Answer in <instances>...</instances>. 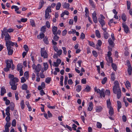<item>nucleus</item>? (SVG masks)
<instances>
[{
	"mask_svg": "<svg viewBox=\"0 0 132 132\" xmlns=\"http://www.w3.org/2000/svg\"><path fill=\"white\" fill-rule=\"evenodd\" d=\"M12 125L13 126L15 127L16 125V121L15 119L13 120L12 123Z\"/></svg>",
	"mask_w": 132,
	"mask_h": 132,
	"instance_id": "nucleus-47",
	"label": "nucleus"
},
{
	"mask_svg": "<svg viewBox=\"0 0 132 132\" xmlns=\"http://www.w3.org/2000/svg\"><path fill=\"white\" fill-rule=\"evenodd\" d=\"M62 50H57V55L60 56L61 55L62 53Z\"/></svg>",
	"mask_w": 132,
	"mask_h": 132,
	"instance_id": "nucleus-43",
	"label": "nucleus"
},
{
	"mask_svg": "<svg viewBox=\"0 0 132 132\" xmlns=\"http://www.w3.org/2000/svg\"><path fill=\"white\" fill-rule=\"evenodd\" d=\"M11 123L10 122L6 123L5 126V130H3V132H9V128L10 127Z\"/></svg>",
	"mask_w": 132,
	"mask_h": 132,
	"instance_id": "nucleus-8",
	"label": "nucleus"
},
{
	"mask_svg": "<svg viewBox=\"0 0 132 132\" xmlns=\"http://www.w3.org/2000/svg\"><path fill=\"white\" fill-rule=\"evenodd\" d=\"M24 75L25 78L27 79L29 76L28 72V71L25 72L24 73Z\"/></svg>",
	"mask_w": 132,
	"mask_h": 132,
	"instance_id": "nucleus-50",
	"label": "nucleus"
},
{
	"mask_svg": "<svg viewBox=\"0 0 132 132\" xmlns=\"http://www.w3.org/2000/svg\"><path fill=\"white\" fill-rule=\"evenodd\" d=\"M111 80L112 81H113L115 80V77L114 74V73H112L111 74Z\"/></svg>",
	"mask_w": 132,
	"mask_h": 132,
	"instance_id": "nucleus-41",
	"label": "nucleus"
},
{
	"mask_svg": "<svg viewBox=\"0 0 132 132\" xmlns=\"http://www.w3.org/2000/svg\"><path fill=\"white\" fill-rule=\"evenodd\" d=\"M109 35L108 33L107 32L103 33L104 37L105 39L108 38L109 37Z\"/></svg>",
	"mask_w": 132,
	"mask_h": 132,
	"instance_id": "nucleus-42",
	"label": "nucleus"
},
{
	"mask_svg": "<svg viewBox=\"0 0 132 132\" xmlns=\"http://www.w3.org/2000/svg\"><path fill=\"white\" fill-rule=\"evenodd\" d=\"M57 27L55 26H54L52 28V31L53 34L54 35H56V32L57 31Z\"/></svg>",
	"mask_w": 132,
	"mask_h": 132,
	"instance_id": "nucleus-17",
	"label": "nucleus"
},
{
	"mask_svg": "<svg viewBox=\"0 0 132 132\" xmlns=\"http://www.w3.org/2000/svg\"><path fill=\"white\" fill-rule=\"evenodd\" d=\"M21 88L23 90H27L28 88V86L27 85L24 84L22 85Z\"/></svg>",
	"mask_w": 132,
	"mask_h": 132,
	"instance_id": "nucleus-28",
	"label": "nucleus"
},
{
	"mask_svg": "<svg viewBox=\"0 0 132 132\" xmlns=\"http://www.w3.org/2000/svg\"><path fill=\"white\" fill-rule=\"evenodd\" d=\"M81 83L83 84H85L86 82V79L85 78L82 79L81 80Z\"/></svg>",
	"mask_w": 132,
	"mask_h": 132,
	"instance_id": "nucleus-64",
	"label": "nucleus"
},
{
	"mask_svg": "<svg viewBox=\"0 0 132 132\" xmlns=\"http://www.w3.org/2000/svg\"><path fill=\"white\" fill-rule=\"evenodd\" d=\"M132 71V67L131 66H128V72L129 75H131Z\"/></svg>",
	"mask_w": 132,
	"mask_h": 132,
	"instance_id": "nucleus-18",
	"label": "nucleus"
},
{
	"mask_svg": "<svg viewBox=\"0 0 132 132\" xmlns=\"http://www.w3.org/2000/svg\"><path fill=\"white\" fill-rule=\"evenodd\" d=\"M46 27L45 26H43L41 27L40 30L43 33H44L46 31Z\"/></svg>",
	"mask_w": 132,
	"mask_h": 132,
	"instance_id": "nucleus-31",
	"label": "nucleus"
},
{
	"mask_svg": "<svg viewBox=\"0 0 132 132\" xmlns=\"http://www.w3.org/2000/svg\"><path fill=\"white\" fill-rule=\"evenodd\" d=\"M114 86L113 88V93L115 94H116L118 90L120 89V88L119 86V84L118 81H115L114 82Z\"/></svg>",
	"mask_w": 132,
	"mask_h": 132,
	"instance_id": "nucleus-3",
	"label": "nucleus"
},
{
	"mask_svg": "<svg viewBox=\"0 0 132 132\" xmlns=\"http://www.w3.org/2000/svg\"><path fill=\"white\" fill-rule=\"evenodd\" d=\"M118 107L119 108H121V104L120 101H117Z\"/></svg>",
	"mask_w": 132,
	"mask_h": 132,
	"instance_id": "nucleus-45",
	"label": "nucleus"
},
{
	"mask_svg": "<svg viewBox=\"0 0 132 132\" xmlns=\"http://www.w3.org/2000/svg\"><path fill=\"white\" fill-rule=\"evenodd\" d=\"M43 40L44 42V43L46 44H48V42L47 40V38H46V37H45L43 39Z\"/></svg>",
	"mask_w": 132,
	"mask_h": 132,
	"instance_id": "nucleus-49",
	"label": "nucleus"
},
{
	"mask_svg": "<svg viewBox=\"0 0 132 132\" xmlns=\"http://www.w3.org/2000/svg\"><path fill=\"white\" fill-rule=\"evenodd\" d=\"M92 53L94 57H96L97 56V53L95 51H92Z\"/></svg>",
	"mask_w": 132,
	"mask_h": 132,
	"instance_id": "nucleus-53",
	"label": "nucleus"
},
{
	"mask_svg": "<svg viewBox=\"0 0 132 132\" xmlns=\"http://www.w3.org/2000/svg\"><path fill=\"white\" fill-rule=\"evenodd\" d=\"M112 67L113 68V69L115 71H116L117 70V67L116 64L112 63Z\"/></svg>",
	"mask_w": 132,
	"mask_h": 132,
	"instance_id": "nucleus-34",
	"label": "nucleus"
},
{
	"mask_svg": "<svg viewBox=\"0 0 132 132\" xmlns=\"http://www.w3.org/2000/svg\"><path fill=\"white\" fill-rule=\"evenodd\" d=\"M41 56L43 57L44 58H47L48 57L46 51H45L44 48H42L41 50Z\"/></svg>",
	"mask_w": 132,
	"mask_h": 132,
	"instance_id": "nucleus-7",
	"label": "nucleus"
},
{
	"mask_svg": "<svg viewBox=\"0 0 132 132\" xmlns=\"http://www.w3.org/2000/svg\"><path fill=\"white\" fill-rule=\"evenodd\" d=\"M89 3L93 7H94V5L93 2L92 0H89Z\"/></svg>",
	"mask_w": 132,
	"mask_h": 132,
	"instance_id": "nucleus-56",
	"label": "nucleus"
},
{
	"mask_svg": "<svg viewBox=\"0 0 132 132\" xmlns=\"http://www.w3.org/2000/svg\"><path fill=\"white\" fill-rule=\"evenodd\" d=\"M95 34L96 35L97 37L99 38H100L101 37L99 31L98 30H96Z\"/></svg>",
	"mask_w": 132,
	"mask_h": 132,
	"instance_id": "nucleus-29",
	"label": "nucleus"
},
{
	"mask_svg": "<svg viewBox=\"0 0 132 132\" xmlns=\"http://www.w3.org/2000/svg\"><path fill=\"white\" fill-rule=\"evenodd\" d=\"M44 4V2L43 0H41L39 3V6L38 8V10H39L41 9L43 6V5Z\"/></svg>",
	"mask_w": 132,
	"mask_h": 132,
	"instance_id": "nucleus-14",
	"label": "nucleus"
},
{
	"mask_svg": "<svg viewBox=\"0 0 132 132\" xmlns=\"http://www.w3.org/2000/svg\"><path fill=\"white\" fill-rule=\"evenodd\" d=\"M46 25L47 27L49 28L50 27V24L48 21H47L46 22Z\"/></svg>",
	"mask_w": 132,
	"mask_h": 132,
	"instance_id": "nucleus-62",
	"label": "nucleus"
},
{
	"mask_svg": "<svg viewBox=\"0 0 132 132\" xmlns=\"http://www.w3.org/2000/svg\"><path fill=\"white\" fill-rule=\"evenodd\" d=\"M123 121L124 122H125L127 120V118L125 115H123L122 116Z\"/></svg>",
	"mask_w": 132,
	"mask_h": 132,
	"instance_id": "nucleus-57",
	"label": "nucleus"
},
{
	"mask_svg": "<svg viewBox=\"0 0 132 132\" xmlns=\"http://www.w3.org/2000/svg\"><path fill=\"white\" fill-rule=\"evenodd\" d=\"M94 22L95 23H96L97 22V17H96L93 18Z\"/></svg>",
	"mask_w": 132,
	"mask_h": 132,
	"instance_id": "nucleus-63",
	"label": "nucleus"
},
{
	"mask_svg": "<svg viewBox=\"0 0 132 132\" xmlns=\"http://www.w3.org/2000/svg\"><path fill=\"white\" fill-rule=\"evenodd\" d=\"M23 68L22 65L20 64H18L17 66V70L18 71H19L20 70L22 69Z\"/></svg>",
	"mask_w": 132,
	"mask_h": 132,
	"instance_id": "nucleus-30",
	"label": "nucleus"
},
{
	"mask_svg": "<svg viewBox=\"0 0 132 132\" xmlns=\"http://www.w3.org/2000/svg\"><path fill=\"white\" fill-rule=\"evenodd\" d=\"M108 42L110 45L112 47H113V43L114 42L111 39V38L109 39L108 40Z\"/></svg>",
	"mask_w": 132,
	"mask_h": 132,
	"instance_id": "nucleus-27",
	"label": "nucleus"
},
{
	"mask_svg": "<svg viewBox=\"0 0 132 132\" xmlns=\"http://www.w3.org/2000/svg\"><path fill=\"white\" fill-rule=\"evenodd\" d=\"M89 104L88 108V110L89 111H91L93 109V104L92 102H90L89 103Z\"/></svg>",
	"mask_w": 132,
	"mask_h": 132,
	"instance_id": "nucleus-16",
	"label": "nucleus"
},
{
	"mask_svg": "<svg viewBox=\"0 0 132 132\" xmlns=\"http://www.w3.org/2000/svg\"><path fill=\"white\" fill-rule=\"evenodd\" d=\"M98 21L99 22L102 27L103 26L105 25V23L103 20L101 18H98Z\"/></svg>",
	"mask_w": 132,
	"mask_h": 132,
	"instance_id": "nucleus-11",
	"label": "nucleus"
},
{
	"mask_svg": "<svg viewBox=\"0 0 132 132\" xmlns=\"http://www.w3.org/2000/svg\"><path fill=\"white\" fill-rule=\"evenodd\" d=\"M88 42L90 46L93 47H95V45L93 42H90L89 40H88Z\"/></svg>",
	"mask_w": 132,
	"mask_h": 132,
	"instance_id": "nucleus-36",
	"label": "nucleus"
},
{
	"mask_svg": "<svg viewBox=\"0 0 132 132\" xmlns=\"http://www.w3.org/2000/svg\"><path fill=\"white\" fill-rule=\"evenodd\" d=\"M102 44V41L100 40H98V42L97 44V45H98L100 47L101 46Z\"/></svg>",
	"mask_w": 132,
	"mask_h": 132,
	"instance_id": "nucleus-60",
	"label": "nucleus"
},
{
	"mask_svg": "<svg viewBox=\"0 0 132 132\" xmlns=\"http://www.w3.org/2000/svg\"><path fill=\"white\" fill-rule=\"evenodd\" d=\"M122 27L124 28V30L125 32L127 34L129 31V29L128 26L125 23H122Z\"/></svg>",
	"mask_w": 132,
	"mask_h": 132,
	"instance_id": "nucleus-10",
	"label": "nucleus"
},
{
	"mask_svg": "<svg viewBox=\"0 0 132 132\" xmlns=\"http://www.w3.org/2000/svg\"><path fill=\"white\" fill-rule=\"evenodd\" d=\"M77 88L76 89V90L78 92H79L81 90V86L80 85H78L77 86Z\"/></svg>",
	"mask_w": 132,
	"mask_h": 132,
	"instance_id": "nucleus-37",
	"label": "nucleus"
},
{
	"mask_svg": "<svg viewBox=\"0 0 132 132\" xmlns=\"http://www.w3.org/2000/svg\"><path fill=\"white\" fill-rule=\"evenodd\" d=\"M85 35L83 32H82L80 35V38L83 39L85 38Z\"/></svg>",
	"mask_w": 132,
	"mask_h": 132,
	"instance_id": "nucleus-54",
	"label": "nucleus"
},
{
	"mask_svg": "<svg viewBox=\"0 0 132 132\" xmlns=\"http://www.w3.org/2000/svg\"><path fill=\"white\" fill-rule=\"evenodd\" d=\"M63 76H61L60 78V84L61 86H63Z\"/></svg>",
	"mask_w": 132,
	"mask_h": 132,
	"instance_id": "nucleus-33",
	"label": "nucleus"
},
{
	"mask_svg": "<svg viewBox=\"0 0 132 132\" xmlns=\"http://www.w3.org/2000/svg\"><path fill=\"white\" fill-rule=\"evenodd\" d=\"M51 10L50 7H48L46 9L45 11V17L46 19L49 18H50V16L49 12H51Z\"/></svg>",
	"mask_w": 132,
	"mask_h": 132,
	"instance_id": "nucleus-6",
	"label": "nucleus"
},
{
	"mask_svg": "<svg viewBox=\"0 0 132 132\" xmlns=\"http://www.w3.org/2000/svg\"><path fill=\"white\" fill-rule=\"evenodd\" d=\"M97 126L98 128H101V127L102 124L101 123L97 122Z\"/></svg>",
	"mask_w": 132,
	"mask_h": 132,
	"instance_id": "nucleus-55",
	"label": "nucleus"
},
{
	"mask_svg": "<svg viewBox=\"0 0 132 132\" xmlns=\"http://www.w3.org/2000/svg\"><path fill=\"white\" fill-rule=\"evenodd\" d=\"M44 33H42L40 34L39 35H38L37 36V37L38 39L41 38L42 39L43 38L44 36L45 35L43 34Z\"/></svg>",
	"mask_w": 132,
	"mask_h": 132,
	"instance_id": "nucleus-23",
	"label": "nucleus"
},
{
	"mask_svg": "<svg viewBox=\"0 0 132 132\" xmlns=\"http://www.w3.org/2000/svg\"><path fill=\"white\" fill-rule=\"evenodd\" d=\"M31 24L33 27H35V26L34 21L33 20H31L30 21Z\"/></svg>",
	"mask_w": 132,
	"mask_h": 132,
	"instance_id": "nucleus-48",
	"label": "nucleus"
},
{
	"mask_svg": "<svg viewBox=\"0 0 132 132\" xmlns=\"http://www.w3.org/2000/svg\"><path fill=\"white\" fill-rule=\"evenodd\" d=\"M9 78L10 79L9 84L11 86V89L13 90H16L17 89V84L16 82L19 81V79L17 77H14L13 75L10 74L8 76Z\"/></svg>",
	"mask_w": 132,
	"mask_h": 132,
	"instance_id": "nucleus-1",
	"label": "nucleus"
},
{
	"mask_svg": "<svg viewBox=\"0 0 132 132\" xmlns=\"http://www.w3.org/2000/svg\"><path fill=\"white\" fill-rule=\"evenodd\" d=\"M44 70H46L48 68V66L47 64V63H44Z\"/></svg>",
	"mask_w": 132,
	"mask_h": 132,
	"instance_id": "nucleus-38",
	"label": "nucleus"
},
{
	"mask_svg": "<svg viewBox=\"0 0 132 132\" xmlns=\"http://www.w3.org/2000/svg\"><path fill=\"white\" fill-rule=\"evenodd\" d=\"M102 109V108L101 106H98L96 107L95 110L96 112H101Z\"/></svg>",
	"mask_w": 132,
	"mask_h": 132,
	"instance_id": "nucleus-15",
	"label": "nucleus"
},
{
	"mask_svg": "<svg viewBox=\"0 0 132 132\" xmlns=\"http://www.w3.org/2000/svg\"><path fill=\"white\" fill-rule=\"evenodd\" d=\"M20 106L22 109H23L24 107V104L23 100L21 101V102L20 103Z\"/></svg>",
	"mask_w": 132,
	"mask_h": 132,
	"instance_id": "nucleus-32",
	"label": "nucleus"
},
{
	"mask_svg": "<svg viewBox=\"0 0 132 132\" xmlns=\"http://www.w3.org/2000/svg\"><path fill=\"white\" fill-rule=\"evenodd\" d=\"M54 35V36L53 37V40L54 41H57L59 38V37L57 36V35H56V34Z\"/></svg>",
	"mask_w": 132,
	"mask_h": 132,
	"instance_id": "nucleus-40",
	"label": "nucleus"
},
{
	"mask_svg": "<svg viewBox=\"0 0 132 132\" xmlns=\"http://www.w3.org/2000/svg\"><path fill=\"white\" fill-rule=\"evenodd\" d=\"M106 102L107 107L108 108L112 107L111 106V104L110 99H109V100H107Z\"/></svg>",
	"mask_w": 132,
	"mask_h": 132,
	"instance_id": "nucleus-20",
	"label": "nucleus"
},
{
	"mask_svg": "<svg viewBox=\"0 0 132 132\" xmlns=\"http://www.w3.org/2000/svg\"><path fill=\"white\" fill-rule=\"evenodd\" d=\"M21 83H24L26 81V80L24 78L22 77L21 78Z\"/></svg>",
	"mask_w": 132,
	"mask_h": 132,
	"instance_id": "nucleus-59",
	"label": "nucleus"
},
{
	"mask_svg": "<svg viewBox=\"0 0 132 132\" xmlns=\"http://www.w3.org/2000/svg\"><path fill=\"white\" fill-rule=\"evenodd\" d=\"M107 80V78L106 77H105L102 80V83L103 84H104L106 82Z\"/></svg>",
	"mask_w": 132,
	"mask_h": 132,
	"instance_id": "nucleus-35",
	"label": "nucleus"
},
{
	"mask_svg": "<svg viewBox=\"0 0 132 132\" xmlns=\"http://www.w3.org/2000/svg\"><path fill=\"white\" fill-rule=\"evenodd\" d=\"M1 96H3L5 93H6V91L5 88V87L4 86H3L1 88Z\"/></svg>",
	"mask_w": 132,
	"mask_h": 132,
	"instance_id": "nucleus-12",
	"label": "nucleus"
},
{
	"mask_svg": "<svg viewBox=\"0 0 132 132\" xmlns=\"http://www.w3.org/2000/svg\"><path fill=\"white\" fill-rule=\"evenodd\" d=\"M5 62L6 64V67L10 68L11 67V64H13L12 60L11 59L7 60Z\"/></svg>",
	"mask_w": 132,
	"mask_h": 132,
	"instance_id": "nucleus-9",
	"label": "nucleus"
},
{
	"mask_svg": "<svg viewBox=\"0 0 132 132\" xmlns=\"http://www.w3.org/2000/svg\"><path fill=\"white\" fill-rule=\"evenodd\" d=\"M94 90L95 92H96L97 93H99L100 94V90L99 89H97L96 87H95L94 88Z\"/></svg>",
	"mask_w": 132,
	"mask_h": 132,
	"instance_id": "nucleus-46",
	"label": "nucleus"
},
{
	"mask_svg": "<svg viewBox=\"0 0 132 132\" xmlns=\"http://www.w3.org/2000/svg\"><path fill=\"white\" fill-rule=\"evenodd\" d=\"M70 6V4L69 3H64L62 5V6L64 8H69Z\"/></svg>",
	"mask_w": 132,
	"mask_h": 132,
	"instance_id": "nucleus-21",
	"label": "nucleus"
},
{
	"mask_svg": "<svg viewBox=\"0 0 132 132\" xmlns=\"http://www.w3.org/2000/svg\"><path fill=\"white\" fill-rule=\"evenodd\" d=\"M15 106V105L14 103L13 102H11L10 105V106L11 110L12 111H13L14 110V108Z\"/></svg>",
	"mask_w": 132,
	"mask_h": 132,
	"instance_id": "nucleus-26",
	"label": "nucleus"
},
{
	"mask_svg": "<svg viewBox=\"0 0 132 132\" xmlns=\"http://www.w3.org/2000/svg\"><path fill=\"white\" fill-rule=\"evenodd\" d=\"M108 58H106V60L108 62H109L110 63H112L113 60L112 58L111 57H108Z\"/></svg>",
	"mask_w": 132,
	"mask_h": 132,
	"instance_id": "nucleus-24",
	"label": "nucleus"
},
{
	"mask_svg": "<svg viewBox=\"0 0 132 132\" xmlns=\"http://www.w3.org/2000/svg\"><path fill=\"white\" fill-rule=\"evenodd\" d=\"M61 3L60 2H59L57 4L56 6V10H59L61 6Z\"/></svg>",
	"mask_w": 132,
	"mask_h": 132,
	"instance_id": "nucleus-25",
	"label": "nucleus"
},
{
	"mask_svg": "<svg viewBox=\"0 0 132 132\" xmlns=\"http://www.w3.org/2000/svg\"><path fill=\"white\" fill-rule=\"evenodd\" d=\"M26 104L27 105V107L29 109V111H31L32 110V108L29 105V103L28 102H27Z\"/></svg>",
	"mask_w": 132,
	"mask_h": 132,
	"instance_id": "nucleus-39",
	"label": "nucleus"
},
{
	"mask_svg": "<svg viewBox=\"0 0 132 132\" xmlns=\"http://www.w3.org/2000/svg\"><path fill=\"white\" fill-rule=\"evenodd\" d=\"M13 46H11L10 45H6L7 50L8 51V54L9 55H11L13 53Z\"/></svg>",
	"mask_w": 132,
	"mask_h": 132,
	"instance_id": "nucleus-5",
	"label": "nucleus"
},
{
	"mask_svg": "<svg viewBox=\"0 0 132 132\" xmlns=\"http://www.w3.org/2000/svg\"><path fill=\"white\" fill-rule=\"evenodd\" d=\"M121 18L124 22L126 21L127 17L125 13H123L121 16Z\"/></svg>",
	"mask_w": 132,
	"mask_h": 132,
	"instance_id": "nucleus-22",
	"label": "nucleus"
},
{
	"mask_svg": "<svg viewBox=\"0 0 132 132\" xmlns=\"http://www.w3.org/2000/svg\"><path fill=\"white\" fill-rule=\"evenodd\" d=\"M51 81V78L49 77H48L45 80V82L46 83L49 84Z\"/></svg>",
	"mask_w": 132,
	"mask_h": 132,
	"instance_id": "nucleus-44",
	"label": "nucleus"
},
{
	"mask_svg": "<svg viewBox=\"0 0 132 132\" xmlns=\"http://www.w3.org/2000/svg\"><path fill=\"white\" fill-rule=\"evenodd\" d=\"M116 94H117V98L119 99L121 96V92L120 89L118 90Z\"/></svg>",
	"mask_w": 132,
	"mask_h": 132,
	"instance_id": "nucleus-13",
	"label": "nucleus"
},
{
	"mask_svg": "<svg viewBox=\"0 0 132 132\" xmlns=\"http://www.w3.org/2000/svg\"><path fill=\"white\" fill-rule=\"evenodd\" d=\"M105 93L108 96H109L110 95V92L109 90H106L105 91Z\"/></svg>",
	"mask_w": 132,
	"mask_h": 132,
	"instance_id": "nucleus-58",
	"label": "nucleus"
},
{
	"mask_svg": "<svg viewBox=\"0 0 132 132\" xmlns=\"http://www.w3.org/2000/svg\"><path fill=\"white\" fill-rule=\"evenodd\" d=\"M100 96L101 97V98H102V96H103V97H104L105 96V94L104 93H100Z\"/></svg>",
	"mask_w": 132,
	"mask_h": 132,
	"instance_id": "nucleus-61",
	"label": "nucleus"
},
{
	"mask_svg": "<svg viewBox=\"0 0 132 132\" xmlns=\"http://www.w3.org/2000/svg\"><path fill=\"white\" fill-rule=\"evenodd\" d=\"M109 113L111 116H112L114 113V111L113 108L112 107H110L109 108Z\"/></svg>",
	"mask_w": 132,
	"mask_h": 132,
	"instance_id": "nucleus-19",
	"label": "nucleus"
},
{
	"mask_svg": "<svg viewBox=\"0 0 132 132\" xmlns=\"http://www.w3.org/2000/svg\"><path fill=\"white\" fill-rule=\"evenodd\" d=\"M90 87L88 86V85H86V88L85 89L86 90V91L87 92H89L90 91Z\"/></svg>",
	"mask_w": 132,
	"mask_h": 132,
	"instance_id": "nucleus-52",
	"label": "nucleus"
},
{
	"mask_svg": "<svg viewBox=\"0 0 132 132\" xmlns=\"http://www.w3.org/2000/svg\"><path fill=\"white\" fill-rule=\"evenodd\" d=\"M32 68L34 69L36 72H39L41 68V66L40 64H38L37 66L34 64L32 65Z\"/></svg>",
	"mask_w": 132,
	"mask_h": 132,
	"instance_id": "nucleus-4",
	"label": "nucleus"
},
{
	"mask_svg": "<svg viewBox=\"0 0 132 132\" xmlns=\"http://www.w3.org/2000/svg\"><path fill=\"white\" fill-rule=\"evenodd\" d=\"M5 39L6 41V46L10 45L11 46H13L14 43L11 41V37L8 32H5Z\"/></svg>",
	"mask_w": 132,
	"mask_h": 132,
	"instance_id": "nucleus-2",
	"label": "nucleus"
},
{
	"mask_svg": "<svg viewBox=\"0 0 132 132\" xmlns=\"http://www.w3.org/2000/svg\"><path fill=\"white\" fill-rule=\"evenodd\" d=\"M23 47L25 51L27 52L29 50L28 46L26 45H24Z\"/></svg>",
	"mask_w": 132,
	"mask_h": 132,
	"instance_id": "nucleus-51",
	"label": "nucleus"
}]
</instances>
